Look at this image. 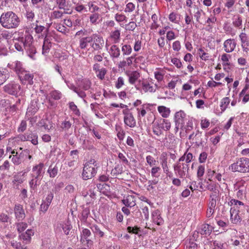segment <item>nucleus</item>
I'll return each mask as SVG.
<instances>
[{
    "label": "nucleus",
    "instance_id": "7",
    "mask_svg": "<svg viewBox=\"0 0 249 249\" xmlns=\"http://www.w3.org/2000/svg\"><path fill=\"white\" fill-rule=\"evenodd\" d=\"M123 114L124 115V122L127 126L133 128L136 126V122L129 108L124 109L122 111Z\"/></svg>",
    "mask_w": 249,
    "mask_h": 249
},
{
    "label": "nucleus",
    "instance_id": "41",
    "mask_svg": "<svg viewBox=\"0 0 249 249\" xmlns=\"http://www.w3.org/2000/svg\"><path fill=\"white\" fill-rule=\"evenodd\" d=\"M122 52L124 55H128L132 52V47L128 44H122Z\"/></svg>",
    "mask_w": 249,
    "mask_h": 249
},
{
    "label": "nucleus",
    "instance_id": "11",
    "mask_svg": "<svg viewBox=\"0 0 249 249\" xmlns=\"http://www.w3.org/2000/svg\"><path fill=\"white\" fill-rule=\"evenodd\" d=\"M35 231L33 229H28L25 232L21 233L19 235V239L25 246L30 243L31 237L34 235Z\"/></svg>",
    "mask_w": 249,
    "mask_h": 249
},
{
    "label": "nucleus",
    "instance_id": "13",
    "mask_svg": "<svg viewBox=\"0 0 249 249\" xmlns=\"http://www.w3.org/2000/svg\"><path fill=\"white\" fill-rule=\"evenodd\" d=\"M65 82L68 87L70 89L73 90L74 92L76 93L79 97L84 99V98L86 97V94L84 90H82L79 89L78 88L75 87L73 83L68 81L65 80ZM84 101L85 103H87L85 100H84Z\"/></svg>",
    "mask_w": 249,
    "mask_h": 249
},
{
    "label": "nucleus",
    "instance_id": "34",
    "mask_svg": "<svg viewBox=\"0 0 249 249\" xmlns=\"http://www.w3.org/2000/svg\"><path fill=\"white\" fill-rule=\"evenodd\" d=\"M120 31L119 30H115L112 31L110 34V38H111L113 43H118L120 41Z\"/></svg>",
    "mask_w": 249,
    "mask_h": 249
},
{
    "label": "nucleus",
    "instance_id": "49",
    "mask_svg": "<svg viewBox=\"0 0 249 249\" xmlns=\"http://www.w3.org/2000/svg\"><path fill=\"white\" fill-rule=\"evenodd\" d=\"M11 246L16 249H26L27 247L24 244H22L20 242L13 240L11 242Z\"/></svg>",
    "mask_w": 249,
    "mask_h": 249
},
{
    "label": "nucleus",
    "instance_id": "20",
    "mask_svg": "<svg viewBox=\"0 0 249 249\" xmlns=\"http://www.w3.org/2000/svg\"><path fill=\"white\" fill-rule=\"evenodd\" d=\"M123 204L127 207H132L136 205V197L134 195H128L122 200Z\"/></svg>",
    "mask_w": 249,
    "mask_h": 249
},
{
    "label": "nucleus",
    "instance_id": "6",
    "mask_svg": "<svg viewBox=\"0 0 249 249\" xmlns=\"http://www.w3.org/2000/svg\"><path fill=\"white\" fill-rule=\"evenodd\" d=\"M4 90L8 93L16 96H22L24 93L20 86L15 83H10L5 85L4 87Z\"/></svg>",
    "mask_w": 249,
    "mask_h": 249
},
{
    "label": "nucleus",
    "instance_id": "37",
    "mask_svg": "<svg viewBox=\"0 0 249 249\" xmlns=\"http://www.w3.org/2000/svg\"><path fill=\"white\" fill-rule=\"evenodd\" d=\"M47 172L49 174L50 178H53L57 175L58 167L56 165L53 166L52 164L49 167Z\"/></svg>",
    "mask_w": 249,
    "mask_h": 249
},
{
    "label": "nucleus",
    "instance_id": "36",
    "mask_svg": "<svg viewBox=\"0 0 249 249\" xmlns=\"http://www.w3.org/2000/svg\"><path fill=\"white\" fill-rule=\"evenodd\" d=\"M159 127L165 130H168L171 127V123L167 120L160 119L158 124Z\"/></svg>",
    "mask_w": 249,
    "mask_h": 249
},
{
    "label": "nucleus",
    "instance_id": "27",
    "mask_svg": "<svg viewBox=\"0 0 249 249\" xmlns=\"http://www.w3.org/2000/svg\"><path fill=\"white\" fill-rule=\"evenodd\" d=\"M88 227H89L90 228L95 236H98L99 237H103L104 236V232L100 229V227L98 225L96 224L91 225L90 224H89L88 225Z\"/></svg>",
    "mask_w": 249,
    "mask_h": 249
},
{
    "label": "nucleus",
    "instance_id": "57",
    "mask_svg": "<svg viewBox=\"0 0 249 249\" xmlns=\"http://www.w3.org/2000/svg\"><path fill=\"white\" fill-rule=\"evenodd\" d=\"M25 16L28 21H32L35 18V15L32 10L28 8L26 10Z\"/></svg>",
    "mask_w": 249,
    "mask_h": 249
},
{
    "label": "nucleus",
    "instance_id": "32",
    "mask_svg": "<svg viewBox=\"0 0 249 249\" xmlns=\"http://www.w3.org/2000/svg\"><path fill=\"white\" fill-rule=\"evenodd\" d=\"M196 10L197 11L194 14V17L197 22L202 24V20L203 19L205 13L202 9H199L198 7H196Z\"/></svg>",
    "mask_w": 249,
    "mask_h": 249
},
{
    "label": "nucleus",
    "instance_id": "43",
    "mask_svg": "<svg viewBox=\"0 0 249 249\" xmlns=\"http://www.w3.org/2000/svg\"><path fill=\"white\" fill-rule=\"evenodd\" d=\"M37 125L39 128H42L48 131H49L53 127V124H51V126L49 127L48 125L46 123V120L44 119H42L38 122Z\"/></svg>",
    "mask_w": 249,
    "mask_h": 249
},
{
    "label": "nucleus",
    "instance_id": "22",
    "mask_svg": "<svg viewBox=\"0 0 249 249\" xmlns=\"http://www.w3.org/2000/svg\"><path fill=\"white\" fill-rule=\"evenodd\" d=\"M37 102L36 101H32L30 106L28 107L26 115L28 116H32L35 114L38 110Z\"/></svg>",
    "mask_w": 249,
    "mask_h": 249
},
{
    "label": "nucleus",
    "instance_id": "51",
    "mask_svg": "<svg viewBox=\"0 0 249 249\" xmlns=\"http://www.w3.org/2000/svg\"><path fill=\"white\" fill-rule=\"evenodd\" d=\"M117 136L120 141H123L125 136V132L121 127H116Z\"/></svg>",
    "mask_w": 249,
    "mask_h": 249
},
{
    "label": "nucleus",
    "instance_id": "39",
    "mask_svg": "<svg viewBox=\"0 0 249 249\" xmlns=\"http://www.w3.org/2000/svg\"><path fill=\"white\" fill-rule=\"evenodd\" d=\"M233 25L237 28L241 29L242 26V18L239 16H234L232 21Z\"/></svg>",
    "mask_w": 249,
    "mask_h": 249
},
{
    "label": "nucleus",
    "instance_id": "4",
    "mask_svg": "<svg viewBox=\"0 0 249 249\" xmlns=\"http://www.w3.org/2000/svg\"><path fill=\"white\" fill-rule=\"evenodd\" d=\"M229 169L233 172L249 173V159L247 158L238 159L235 162L229 166Z\"/></svg>",
    "mask_w": 249,
    "mask_h": 249
},
{
    "label": "nucleus",
    "instance_id": "44",
    "mask_svg": "<svg viewBox=\"0 0 249 249\" xmlns=\"http://www.w3.org/2000/svg\"><path fill=\"white\" fill-rule=\"evenodd\" d=\"M16 33L18 34V37L16 38L15 40L18 41H21L22 42H24L25 38L27 37V36H32L28 33H26L24 35L23 31L22 30H19Z\"/></svg>",
    "mask_w": 249,
    "mask_h": 249
},
{
    "label": "nucleus",
    "instance_id": "55",
    "mask_svg": "<svg viewBox=\"0 0 249 249\" xmlns=\"http://www.w3.org/2000/svg\"><path fill=\"white\" fill-rule=\"evenodd\" d=\"M124 85V79L121 76L118 78L115 82V87L117 89H121Z\"/></svg>",
    "mask_w": 249,
    "mask_h": 249
},
{
    "label": "nucleus",
    "instance_id": "42",
    "mask_svg": "<svg viewBox=\"0 0 249 249\" xmlns=\"http://www.w3.org/2000/svg\"><path fill=\"white\" fill-rule=\"evenodd\" d=\"M230 103V99L229 97H225L222 99L220 105V109L221 113L224 112Z\"/></svg>",
    "mask_w": 249,
    "mask_h": 249
},
{
    "label": "nucleus",
    "instance_id": "30",
    "mask_svg": "<svg viewBox=\"0 0 249 249\" xmlns=\"http://www.w3.org/2000/svg\"><path fill=\"white\" fill-rule=\"evenodd\" d=\"M167 154L165 152H163L159 159L158 162L160 163L163 169L164 172H168V168L167 165Z\"/></svg>",
    "mask_w": 249,
    "mask_h": 249
},
{
    "label": "nucleus",
    "instance_id": "18",
    "mask_svg": "<svg viewBox=\"0 0 249 249\" xmlns=\"http://www.w3.org/2000/svg\"><path fill=\"white\" fill-rule=\"evenodd\" d=\"M168 240L165 235H161L157 240V245H159L158 247H163L165 249H168L171 245V242Z\"/></svg>",
    "mask_w": 249,
    "mask_h": 249
},
{
    "label": "nucleus",
    "instance_id": "52",
    "mask_svg": "<svg viewBox=\"0 0 249 249\" xmlns=\"http://www.w3.org/2000/svg\"><path fill=\"white\" fill-rule=\"evenodd\" d=\"M208 184L207 185V189L213 192L211 194H216L218 195L219 191L216 189V185L215 183L209 184L208 182H207Z\"/></svg>",
    "mask_w": 249,
    "mask_h": 249
},
{
    "label": "nucleus",
    "instance_id": "1",
    "mask_svg": "<svg viewBox=\"0 0 249 249\" xmlns=\"http://www.w3.org/2000/svg\"><path fill=\"white\" fill-rule=\"evenodd\" d=\"M45 173L44 164L40 162L33 166L30 177L32 179L29 184L31 192L36 190L37 187L40 184V181Z\"/></svg>",
    "mask_w": 249,
    "mask_h": 249
},
{
    "label": "nucleus",
    "instance_id": "24",
    "mask_svg": "<svg viewBox=\"0 0 249 249\" xmlns=\"http://www.w3.org/2000/svg\"><path fill=\"white\" fill-rule=\"evenodd\" d=\"M35 32L37 34H42V37H45L46 35L47 37V34L49 31V27H46L44 26L38 25L36 24L34 28Z\"/></svg>",
    "mask_w": 249,
    "mask_h": 249
},
{
    "label": "nucleus",
    "instance_id": "54",
    "mask_svg": "<svg viewBox=\"0 0 249 249\" xmlns=\"http://www.w3.org/2000/svg\"><path fill=\"white\" fill-rule=\"evenodd\" d=\"M29 141H31V142L34 145H37L38 144V136L36 133H33L32 132H30Z\"/></svg>",
    "mask_w": 249,
    "mask_h": 249
},
{
    "label": "nucleus",
    "instance_id": "25",
    "mask_svg": "<svg viewBox=\"0 0 249 249\" xmlns=\"http://www.w3.org/2000/svg\"><path fill=\"white\" fill-rule=\"evenodd\" d=\"M213 227L209 224H204L202 225L198 229V232L202 235H210L213 230Z\"/></svg>",
    "mask_w": 249,
    "mask_h": 249
},
{
    "label": "nucleus",
    "instance_id": "10",
    "mask_svg": "<svg viewBox=\"0 0 249 249\" xmlns=\"http://www.w3.org/2000/svg\"><path fill=\"white\" fill-rule=\"evenodd\" d=\"M14 212L15 218L18 221H22L25 218L24 210L21 204H16L14 208Z\"/></svg>",
    "mask_w": 249,
    "mask_h": 249
},
{
    "label": "nucleus",
    "instance_id": "61",
    "mask_svg": "<svg viewBox=\"0 0 249 249\" xmlns=\"http://www.w3.org/2000/svg\"><path fill=\"white\" fill-rule=\"evenodd\" d=\"M115 19L116 21L118 22L126 21L127 18L126 16L122 14L117 13L115 15Z\"/></svg>",
    "mask_w": 249,
    "mask_h": 249
},
{
    "label": "nucleus",
    "instance_id": "47",
    "mask_svg": "<svg viewBox=\"0 0 249 249\" xmlns=\"http://www.w3.org/2000/svg\"><path fill=\"white\" fill-rule=\"evenodd\" d=\"M142 89L144 92H152L153 91V87L147 82L143 81L142 84Z\"/></svg>",
    "mask_w": 249,
    "mask_h": 249
},
{
    "label": "nucleus",
    "instance_id": "40",
    "mask_svg": "<svg viewBox=\"0 0 249 249\" xmlns=\"http://www.w3.org/2000/svg\"><path fill=\"white\" fill-rule=\"evenodd\" d=\"M55 1L58 9L64 11L68 10V3L66 0H55Z\"/></svg>",
    "mask_w": 249,
    "mask_h": 249
},
{
    "label": "nucleus",
    "instance_id": "60",
    "mask_svg": "<svg viewBox=\"0 0 249 249\" xmlns=\"http://www.w3.org/2000/svg\"><path fill=\"white\" fill-rule=\"evenodd\" d=\"M50 96L53 99L57 100L61 98V93L58 90H53L51 92Z\"/></svg>",
    "mask_w": 249,
    "mask_h": 249
},
{
    "label": "nucleus",
    "instance_id": "17",
    "mask_svg": "<svg viewBox=\"0 0 249 249\" xmlns=\"http://www.w3.org/2000/svg\"><path fill=\"white\" fill-rule=\"evenodd\" d=\"M8 67L14 70V71L18 74V75L25 71L22 67V64L20 61H16L9 63Z\"/></svg>",
    "mask_w": 249,
    "mask_h": 249
},
{
    "label": "nucleus",
    "instance_id": "12",
    "mask_svg": "<svg viewBox=\"0 0 249 249\" xmlns=\"http://www.w3.org/2000/svg\"><path fill=\"white\" fill-rule=\"evenodd\" d=\"M79 229L81 231V238L80 241L82 243H83L84 240H86L87 241V244L88 247L89 245H92L93 242L91 240L88 239V238L91 235V232L89 230L85 228L84 227L80 228V226L79 225Z\"/></svg>",
    "mask_w": 249,
    "mask_h": 249
},
{
    "label": "nucleus",
    "instance_id": "46",
    "mask_svg": "<svg viewBox=\"0 0 249 249\" xmlns=\"http://www.w3.org/2000/svg\"><path fill=\"white\" fill-rule=\"evenodd\" d=\"M55 29L63 34H66L69 33V29L67 28L64 25L61 23H57L55 26Z\"/></svg>",
    "mask_w": 249,
    "mask_h": 249
},
{
    "label": "nucleus",
    "instance_id": "9",
    "mask_svg": "<svg viewBox=\"0 0 249 249\" xmlns=\"http://www.w3.org/2000/svg\"><path fill=\"white\" fill-rule=\"evenodd\" d=\"M22 84L32 85L33 84L34 75L29 71H24L18 75Z\"/></svg>",
    "mask_w": 249,
    "mask_h": 249
},
{
    "label": "nucleus",
    "instance_id": "29",
    "mask_svg": "<svg viewBox=\"0 0 249 249\" xmlns=\"http://www.w3.org/2000/svg\"><path fill=\"white\" fill-rule=\"evenodd\" d=\"M51 47V41L49 39L45 36L44 38L43 44L42 45V53L44 55H47L49 53Z\"/></svg>",
    "mask_w": 249,
    "mask_h": 249
},
{
    "label": "nucleus",
    "instance_id": "19",
    "mask_svg": "<svg viewBox=\"0 0 249 249\" xmlns=\"http://www.w3.org/2000/svg\"><path fill=\"white\" fill-rule=\"evenodd\" d=\"M236 43L234 39H228L224 43V50L226 53L232 52L236 47Z\"/></svg>",
    "mask_w": 249,
    "mask_h": 249
},
{
    "label": "nucleus",
    "instance_id": "15",
    "mask_svg": "<svg viewBox=\"0 0 249 249\" xmlns=\"http://www.w3.org/2000/svg\"><path fill=\"white\" fill-rule=\"evenodd\" d=\"M186 117V114L182 110L177 112L174 116V120L176 125H181L182 128L184 124V120Z\"/></svg>",
    "mask_w": 249,
    "mask_h": 249
},
{
    "label": "nucleus",
    "instance_id": "31",
    "mask_svg": "<svg viewBox=\"0 0 249 249\" xmlns=\"http://www.w3.org/2000/svg\"><path fill=\"white\" fill-rule=\"evenodd\" d=\"M26 174V172H19L13 176V182L14 183H17L18 184H21L22 183L24 179L23 176Z\"/></svg>",
    "mask_w": 249,
    "mask_h": 249
},
{
    "label": "nucleus",
    "instance_id": "64",
    "mask_svg": "<svg viewBox=\"0 0 249 249\" xmlns=\"http://www.w3.org/2000/svg\"><path fill=\"white\" fill-rule=\"evenodd\" d=\"M74 9L77 12L79 13L87 12L88 11L85 6H84L83 4L79 3H77L75 5Z\"/></svg>",
    "mask_w": 249,
    "mask_h": 249
},
{
    "label": "nucleus",
    "instance_id": "62",
    "mask_svg": "<svg viewBox=\"0 0 249 249\" xmlns=\"http://www.w3.org/2000/svg\"><path fill=\"white\" fill-rule=\"evenodd\" d=\"M70 108L73 111V112L77 116H79L80 114V112L78 109L77 106L75 105V104L71 102L69 104Z\"/></svg>",
    "mask_w": 249,
    "mask_h": 249
},
{
    "label": "nucleus",
    "instance_id": "26",
    "mask_svg": "<svg viewBox=\"0 0 249 249\" xmlns=\"http://www.w3.org/2000/svg\"><path fill=\"white\" fill-rule=\"evenodd\" d=\"M108 53L112 59L118 58L121 53L120 48L116 45H112L108 51Z\"/></svg>",
    "mask_w": 249,
    "mask_h": 249
},
{
    "label": "nucleus",
    "instance_id": "28",
    "mask_svg": "<svg viewBox=\"0 0 249 249\" xmlns=\"http://www.w3.org/2000/svg\"><path fill=\"white\" fill-rule=\"evenodd\" d=\"M127 75L128 77V81L131 84H134L140 77V73L137 71L128 72Z\"/></svg>",
    "mask_w": 249,
    "mask_h": 249
},
{
    "label": "nucleus",
    "instance_id": "48",
    "mask_svg": "<svg viewBox=\"0 0 249 249\" xmlns=\"http://www.w3.org/2000/svg\"><path fill=\"white\" fill-rule=\"evenodd\" d=\"M17 229L19 233L23 232L27 228V224L23 222H19L16 224Z\"/></svg>",
    "mask_w": 249,
    "mask_h": 249
},
{
    "label": "nucleus",
    "instance_id": "23",
    "mask_svg": "<svg viewBox=\"0 0 249 249\" xmlns=\"http://www.w3.org/2000/svg\"><path fill=\"white\" fill-rule=\"evenodd\" d=\"M66 13H67V12H66V11L62 12L58 10H54L51 13L50 17V19L51 20H56L58 21L59 20L62 19L64 15Z\"/></svg>",
    "mask_w": 249,
    "mask_h": 249
},
{
    "label": "nucleus",
    "instance_id": "3",
    "mask_svg": "<svg viewBox=\"0 0 249 249\" xmlns=\"http://www.w3.org/2000/svg\"><path fill=\"white\" fill-rule=\"evenodd\" d=\"M99 167V163L94 159H91L86 162L83 169V178L87 180L94 177Z\"/></svg>",
    "mask_w": 249,
    "mask_h": 249
},
{
    "label": "nucleus",
    "instance_id": "56",
    "mask_svg": "<svg viewBox=\"0 0 249 249\" xmlns=\"http://www.w3.org/2000/svg\"><path fill=\"white\" fill-rule=\"evenodd\" d=\"M143 107L145 108V109L147 110V112H151L153 115H154V120L156 119V116L155 114L154 113V111H155V106L154 104H145L143 105Z\"/></svg>",
    "mask_w": 249,
    "mask_h": 249
},
{
    "label": "nucleus",
    "instance_id": "53",
    "mask_svg": "<svg viewBox=\"0 0 249 249\" xmlns=\"http://www.w3.org/2000/svg\"><path fill=\"white\" fill-rule=\"evenodd\" d=\"M233 212L231 213V218L232 223L237 224L241 221V218L238 213H235V215H233Z\"/></svg>",
    "mask_w": 249,
    "mask_h": 249
},
{
    "label": "nucleus",
    "instance_id": "8",
    "mask_svg": "<svg viewBox=\"0 0 249 249\" xmlns=\"http://www.w3.org/2000/svg\"><path fill=\"white\" fill-rule=\"evenodd\" d=\"M92 41L91 46L93 50L99 51L102 50L104 46L105 42L102 36L98 34L92 35Z\"/></svg>",
    "mask_w": 249,
    "mask_h": 249
},
{
    "label": "nucleus",
    "instance_id": "33",
    "mask_svg": "<svg viewBox=\"0 0 249 249\" xmlns=\"http://www.w3.org/2000/svg\"><path fill=\"white\" fill-rule=\"evenodd\" d=\"M9 77V73L6 69L0 70V86L2 85Z\"/></svg>",
    "mask_w": 249,
    "mask_h": 249
},
{
    "label": "nucleus",
    "instance_id": "21",
    "mask_svg": "<svg viewBox=\"0 0 249 249\" xmlns=\"http://www.w3.org/2000/svg\"><path fill=\"white\" fill-rule=\"evenodd\" d=\"M239 38L242 43V47L243 50L247 52L249 50L248 47L249 46V41H248L247 34L245 33L242 32L239 35Z\"/></svg>",
    "mask_w": 249,
    "mask_h": 249
},
{
    "label": "nucleus",
    "instance_id": "16",
    "mask_svg": "<svg viewBox=\"0 0 249 249\" xmlns=\"http://www.w3.org/2000/svg\"><path fill=\"white\" fill-rule=\"evenodd\" d=\"M92 41V35L90 36L83 37L79 39V47L81 49H86L88 48L89 45L91 46V43Z\"/></svg>",
    "mask_w": 249,
    "mask_h": 249
},
{
    "label": "nucleus",
    "instance_id": "14",
    "mask_svg": "<svg viewBox=\"0 0 249 249\" xmlns=\"http://www.w3.org/2000/svg\"><path fill=\"white\" fill-rule=\"evenodd\" d=\"M77 78L75 82L77 86L84 90H88L91 88V82L88 78L81 79Z\"/></svg>",
    "mask_w": 249,
    "mask_h": 249
},
{
    "label": "nucleus",
    "instance_id": "63",
    "mask_svg": "<svg viewBox=\"0 0 249 249\" xmlns=\"http://www.w3.org/2000/svg\"><path fill=\"white\" fill-rule=\"evenodd\" d=\"M71 126V123L70 121L65 120L61 124V128L64 130H68Z\"/></svg>",
    "mask_w": 249,
    "mask_h": 249
},
{
    "label": "nucleus",
    "instance_id": "5",
    "mask_svg": "<svg viewBox=\"0 0 249 249\" xmlns=\"http://www.w3.org/2000/svg\"><path fill=\"white\" fill-rule=\"evenodd\" d=\"M33 37L32 36H27L24 40V49L26 51L28 55L33 60L36 59L35 54L36 50L33 44Z\"/></svg>",
    "mask_w": 249,
    "mask_h": 249
},
{
    "label": "nucleus",
    "instance_id": "38",
    "mask_svg": "<svg viewBox=\"0 0 249 249\" xmlns=\"http://www.w3.org/2000/svg\"><path fill=\"white\" fill-rule=\"evenodd\" d=\"M158 109L159 113L163 118H167L169 116L170 110L168 108L164 106H159Z\"/></svg>",
    "mask_w": 249,
    "mask_h": 249
},
{
    "label": "nucleus",
    "instance_id": "45",
    "mask_svg": "<svg viewBox=\"0 0 249 249\" xmlns=\"http://www.w3.org/2000/svg\"><path fill=\"white\" fill-rule=\"evenodd\" d=\"M0 35L2 36V37H3L4 39H5L7 41L10 39L13 36V34L12 32L8 30H4L0 31Z\"/></svg>",
    "mask_w": 249,
    "mask_h": 249
},
{
    "label": "nucleus",
    "instance_id": "58",
    "mask_svg": "<svg viewBox=\"0 0 249 249\" xmlns=\"http://www.w3.org/2000/svg\"><path fill=\"white\" fill-rule=\"evenodd\" d=\"M62 228L64 233L66 235H68L72 227L69 222L67 221L66 223L62 224Z\"/></svg>",
    "mask_w": 249,
    "mask_h": 249
},
{
    "label": "nucleus",
    "instance_id": "2",
    "mask_svg": "<svg viewBox=\"0 0 249 249\" xmlns=\"http://www.w3.org/2000/svg\"><path fill=\"white\" fill-rule=\"evenodd\" d=\"M20 20L18 16L13 11L3 13L0 17V24L5 29H15L18 27Z\"/></svg>",
    "mask_w": 249,
    "mask_h": 249
},
{
    "label": "nucleus",
    "instance_id": "50",
    "mask_svg": "<svg viewBox=\"0 0 249 249\" xmlns=\"http://www.w3.org/2000/svg\"><path fill=\"white\" fill-rule=\"evenodd\" d=\"M217 196V195L216 194H211L210 197V202L209 203V207L212 208H215L216 206V198Z\"/></svg>",
    "mask_w": 249,
    "mask_h": 249
},
{
    "label": "nucleus",
    "instance_id": "59",
    "mask_svg": "<svg viewBox=\"0 0 249 249\" xmlns=\"http://www.w3.org/2000/svg\"><path fill=\"white\" fill-rule=\"evenodd\" d=\"M163 76L159 72H157V80L159 83V85L157 84V88L163 87L165 85L164 82L163 81Z\"/></svg>",
    "mask_w": 249,
    "mask_h": 249
},
{
    "label": "nucleus",
    "instance_id": "35",
    "mask_svg": "<svg viewBox=\"0 0 249 249\" xmlns=\"http://www.w3.org/2000/svg\"><path fill=\"white\" fill-rule=\"evenodd\" d=\"M89 212L90 211L89 209H84L82 212L81 217H80V220L81 221L82 223L87 226H88L89 224L87 222V218L89 214Z\"/></svg>",
    "mask_w": 249,
    "mask_h": 249
}]
</instances>
